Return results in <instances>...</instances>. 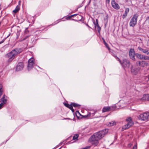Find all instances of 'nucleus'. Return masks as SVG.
Returning <instances> with one entry per match:
<instances>
[{"label": "nucleus", "instance_id": "obj_1", "mask_svg": "<svg viewBox=\"0 0 149 149\" xmlns=\"http://www.w3.org/2000/svg\"><path fill=\"white\" fill-rule=\"evenodd\" d=\"M20 53L19 50L17 49H15L12 50L10 52L7 53L5 57L8 58L7 63H10L15 58L16 56Z\"/></svg>", "mask_w": 149, "mask_h": 149}, {"label": "nucleus", "instance_id": "obj_2", "mask_svg": "<svg viewBox=\"0 0 149 149\" xmlns=\"http://www.w3.org/2000/svg\"><path fill=\"white\" fill-rule=\"evenodd\" d=\"M108 132V130L107 129H105L102 131L95 133L93 134L96 136L97 139L100 140L104 137Z\"/></svg>", "mask_w": 149, "mask_h": 149}, {"label": "nucleus", "instance_id": "obj_3", "mask_svg": "<svg viewBox=\"0 0 149 149\" xmlns=\"http://www.w3.org/2000/svg\"><path fill=\"white\" fill-rule=\"evenodd\" d=\"M138 15L137 13L135 14L130 19L129 23L130 26L134 27L137 24Z\"/></svg>", "mask_w": 149, "mask_h": 149}, {"label": "nucleus", "instance_id": "obj_4", "mask_svg": "<svg viewBox=\"0 0 149 149\" xmlns=\"http://www.w3.org/2000/svg\"><path fill=\"white\" fill-rule=\"evenodd\" d=\"M122 67L125 70L126 69L129 68L130 63L129 60L127 59H124L120 63Z\"/></svg>", "mask_w": 149, "mask_h": 149}, {"label": "nucleus", "instance_id": "obj_5", "mask_svg": "<svg viewBox=\"0 0 149 149\" xmlns=\"http://www.w3.org/2000/svg\"><path fill=\"white\" fill-rule=\"evenodd\" d=\"M99 139H97L96 136L93 134L89 138L88 142L91 143V144L95 146H97L99 144Z\"/></svg>", "mask_w": 149, "mask_h": 149}, {"label": "nucleus", "instance_id": "obj_6", "mask_svg": "<svg viewBox=\"0 0 149 149\" xmlns=\"http://www.w3.org/2000/svg\"><path fill=\"white\" fill-rule=\"evenodd\" d=\"M126 121L127 122V124L123 126L122 127L123 130H125L130 128L133 124V123L131 117H129L126 119Z\"/></svg>", "mask_w": 149, "mask_h": 149}, {"label": "nucleus", "instance_id": "obj_7", "mask_svg": "<svg viewBox=\"0 0 149 149\" xmlns=\"http://www.w3.org/2000/svg\"><path fill=\"white\" fill-rule=\"evenodd\" d=\"M139 120L143 121L149 119V112L141 114L139 116Z\"/></svg>", "mask_w": 149, "mask_h": 149}, {"label": "nucleus", "instance_id": "obj_8", "mask_svg": "<svg viewBox=\"0 0 149 149\" xmlns=\"http://www.w3.org/2000/svg\"><path fill=\"white\" fill-rule=\"evenodd\" d=\"M136 64L142 68H144L149 65V64L148 62L144 60L138 61L136 62Z\"/></svg>", "mask_w": 149, "mask_h": 149}, {"label": "nucleus", "instance_id": "obj_9", "mask_svg": "<svg viewBox=\"0 0 149 149\" xmlns=\"http://www.w3.org/2000/svg\"><path fill=\"white\" fill-rule=\"evenodd\" d=\"M140 69V67L136 68L132 66L131 68V72L134 75H137L139 73Z\"/></svg>", "mask_w": 149, "mask_h": 149}, {"label": "nucleus", "instance_id": "obj_10", "mask_svg": "<svg viewBox=\"0 0 149 149\" xmlns=\"http://www.w3.org/2000/svg\"><path fill=\"white\" fill-rule=\"evenodd\" d=\"M34 64V58L32 57L29 60L28 63V70H31Z\"/></svg>", "mask_w": 149, "mask_h": 149}, {"label": "nucleus", "instance_id": "obj_11", "mask_svg": "<svg viewBox=\"0 0 149 149\" xmlns=\"http://www.w3.org/2000/svg\"><path fill=\"white\" fill-rule=\"evenodd\" d=\"M129 55L130 58L132 60L135 61V51L134 49H131L129 52Z\"/></svg>", "mask_w": 149, "mask_h": 149}, {"label": "nucleus", "instance_id": "obj_12", "mask_svg": "<svg viewBox=\"0 0 149 149\" xmlns=\"http://www.w3.org/2000/svg\"><path fill=\"white\" fill-rule=\"evenodd\" d=\"M96 111H91L90 112H88V114L87 115L84 116L85 118L88 117L89 118H93L96 113Z\"/></svg>", "mask_w": 149, "mask_h": 149}, {"label": "nucleus", "instance_id": "obj_13", "mask_svg": "<svg viewBox=\"0 0 149 149\" xmlns=\"http://www.w3.org/2000/svg\"><path fill=\"white\" fill-rule=\"evenodd\" d=\"M24 67V65L23 63L20 62L19 63L16 67V70L19 71L23 70Z\"/></svg>", "mask_w": 149, "mask_h": 149}, {"label": "nucleus", "instance_id": "obj_14", "mask_svg": "<svg viewBox=\"0 0 149 149\" xmlns=\"http://www.w3.org/2000/svg\"><path fill=\"white\" fill-rule=\"evenodd\" d=\"M111 5L113 8L116 10L119 9L120 8L119 6L116 2L115 0H111Z\"/></svg>", "mask_w": 149, "mask_h": 149}, {"label": "nucleus", "instance_id": "obj_15", "mask_svg": "<svg viewBox=\"0 0 149 149\" xmlns=\"http://www.w3.org/2000/svg\"><path fill=\"white\" fill-rule=\"evenodd\" d=\"M138 49L142 52L146 54L147 55H149V50L143 49L140 47H138Z\"/></svg>", "mask_w": 149, "mask_h": 149}, {"label": "nucleus", "instance_id": "obj_16", "mask_svg": "<svg viewBox=\"0 0 149 149\" xmlns=\"http://www.w3.org/2000/svg\"><path fill=\"white\" fill-rule=\"evenodd\" d=\"M7 98L8 97L4 95L1 99V103L4 105L6 104L8 100Z\"/></svg>", "mask_w": 149, "mask_h": 149}, {"label": "nucleus", "instance_id": "obj_17", "mask_svg": "<svg viewBox=\"0 0 149 149\" xmlns=\"http://www.w3.org/2000/svg\"><path fill=\"white\" fill-rule=\"evenodd\" d=\"M64 104L65 107L69 108L70 109L72 112H74L73 107H72V105L71 104H69L68 103H64Z\"/></svg>", "mask_w": 149, "mask_h": 149}, {"label": "nucleus", "instance_id": "obj_18", "mask_svg": "<svg viewBox=\"0 0 149 149\" xmlns=\"http://www.w3.org/2000/svg\"><path fill=\"white\" fill-rule=\"evenodd\" d=\"M136 55L137 58L139 59L140 60H144L145 55H142L139 53H136Z\"/></svg>", "mask_w": 149, "mask_h": 149}, {"label": "nucleus", "instance_id": "obj_19", "mask_svg": "<svg viewBox=\"0 0 149 149\" xmlns=\"http://www.w3.org/2000/svg\"><path fill=\"white\" fill-rule=\"evenodd\" d=\"M129 9L128 8H126L124 13L123 14L122 16V18L124 19L127 16V14L129 13Z\"/></svg>", "mask_w": 149, "mask_h": 149}, {"label": "nucleus", "instance_id": "obj_20", "mask_svg": "<svg viewBox=\"0 0 149 149\" xmlns=\"http://www.w3.org/2000/svg\"><path fill=\"white\" fill-rule=\"evenodd\" d=\"M110 108L109 107H104L102 110L103 112L108 111L110 110Z\"/></svg>", "mask_w": 149, "mask_h": 149}, {"label": "nucleus", "instance_id": "obj_21", "mask_svg": "<svg viewBox=\"0 0 149 149\" xmlns=\"http://www.w3.org/2000/svg\"><path fill=\"white\" fill-rule=\"evenodd\" d=\"M19 9L20 6L19 5H17L15 8V10L13 11V12L15 13H16L19 10Z\"/></svg>", "mask_w": 149, "mask_h": 149}, {"label": "nucleus", "instance_id": "obj_22", "mask_svg": "<svg viewBox=\"0 0 149 149\" xmlns=\"http://www.w3.org/2000/svg\"><path fill=\"white\" fill-rule=\"evenodd\" d=\"M96 23L95 25L96 26H97V31L98 32V33H100V31L101 30V28L99 26V24H98V22H97V19H96Z\"/></svg>", "mask_w": 149, "mask_h": 149}, {"label": "nucleus", "instance_id": "obj_23", "mask_svg": "<svg viewBox=\"0 0 149 149\" xmlns=\"http://www.w3.org/2000/svg\"><path fill=\"white\" fill-rule=\"evenodd\" d=\"M71 104H72V107L73 106L74 107H79L81 106L80 104L75 103H71Z\"/></svg>", "mask_w": 149, "mask_h": 149}, {"label": "nucleus", "instance_id": "obj_24", "mask_svg": "<svg viewBox=\"0 0 149 149\" xmlns=\"http://www.w3.org/2000/svg\"><path fill=\"white\" fill-rule=\"evenodd\" d=\"M116 123L115 122H114L113 121H111L108 124V125L109 126H113L114 125H116Z\"/></svg>", "mask_w": 149, "mask_h": 149}, {"label": "nucleus", "instance_id": "obj_25", "mask_svg": "<svg viewBox=\"0 0 149 149\" xmlns=\"http://www.w3.org/2000/svg\"><path fill=\"white\" fill-rule=\"evenodd\" d=\"M3 86L2 84H0V97L2 94L3 90L2 88Z\"/></svg>", "mask_w": 149, "mask_h": 149}, {"label": "nucleus", "instance_id": "obj_26", "mask_svg": "<svg viewBox=\"0 0 149 149\" xmlns=\"http://www.w3.org/2000/svg\"><path fill=\"white\" fill-rule=\"evenodd\" d=\"M79 136V134H75L73 137V139L74 140H76L77 139Z\"/></svg>", "mask_w": 149, "mask_h": 149}, {"label": "nucleus", "instance_id": "obj_27", "mask_svg": "<svg viewBox=\"0 0 149 149\" xmlns=\"http://www.w3.org/2000/svg\"><path fill=\"white\" fill-rule=\"evenodd\" d=\"M145 97L146 99L148 100L149 101V94H148L145 95Z\"/></svg>", "mask_w": 149, "mask_h": 149}, {"label": "nucleus", "instance_id": "obj_28", "mask_svg": "<svg viewBox=\"0 0 149 149\" xmlns=\"http://www.w3.org/2000/svg\"><path fill=\"white\" fill-rule=\"evenodd\" d=\"M114 56L116 58V59L118 60V61L119 63H120L122 61H121L120 59H119V58L117 57L116 56Z\"/></svg>", "mask_w": 149, "mask_h": 149}, {"label": "nucleus", "instance_id": "obj_29", "mask_svg": "<svg viewBox=\"0 0 149 149\" xmlns=\"http://www.w3.org/2000/svg\"><path fill=\"white\" fill-rule=\"evenodd\" d=\"M104 45H105V46H106V47L109 50L110 49V48L109 47V46H108V45L107 44L106 42H105V43H104Z\"/></svg>", "mask_w": 149, "mask_h": 149}, {"label": "nucleus", "instance_id": "obj_30", "mask_svg": "<svg viewBox=\"0 0 149 149\" xmlns=\"http://www.w3.org/2000/svg\"><path fill=\"white\" fill-rule=\"evenodd\" d=\"M144 60H149V56L145 55Z\"/></svg>", "mask_w": 149, "mask_h": 149}, {"label": "nucleus", "instance_id": "obj_31", "mask_svg": "<svg viewBox=\"0 0 149 149\" xmlns=\"http://www.w3.org/2000/svg\"><path fill=\"white\" fill-rule=\"evenodd\" d=\"M133 149H137V143H136V144H135L134 146L133 147Z\"/></svg>", "mask_w": 149, "mask_h": 149}, {"label": "nucleus", "instance_id": "obj_32", "mask_svg": "<svg viewBox=\"0 0 149 149\" xmlns=\"http://www.w3.org/2000/svg\"><path fill=\"white\" fill-rule=\"evenodd\" d=\"M145 79H146L147 78H148V79L147 80V81H149V74H148V76H145Z\"/></svg>", "mask_w": 149, "mask_h": 149}, {"label": "nucleus", "instance_id": "obj_33", "mask_svg": "<svg viewBox=\"0 0 149 149\" xmlns=\"http://www.w3.org/2000/svg\"><path fill=\"white\" fill-rule=\"evenodd\" d=\"M4 104L2 103H0V109H2L3 107Z\"/></svg>", "mask_w": 149, "mask_h": 149}, {"label": "nucleus", "instance_id": "obj_34", "mask_svg": "<svg viewBox=\"0 0 149 149\" xmlns=\"http://www.w3.org/2000/svg\"><path fill=\"white\" fill-rule=\"evenodd\" d=\"M5 39H3L0 42V44H1V43H3V42L4 41V40Z\"/></svg>", "mask_w": 149, "mask_h": 149}, {"label": "nucleus", "instance_id": "obj_35", "mask_svg": "<svg viewBox=\"0 0 149 149\" xmlns=\"http://www.w3.org/2000/svg\"><path fill=\"white\" fill-rule=\"evenodd\" d=\"M71 17H70V16H69L68 17H66V19L67 20H68L69 19H70Z\"/></svg>", "mask_w": 149, "mask_h": 149}, {"label": "nucleus", "instance_id": "obj_36", "mask_svg": "<svg viewBox=\"0 0 149 149\" xmlns=\"http://www.w3.org/2000/svg\"><path fill=\"white\" fill-rule=\"evenodd\" d=\"M132 146V144L131 143L129 144L128 145V147H131Z\"/></svg>", "mask_w": 149, "mask_h": 149}, {"label": "nucleus", "instance_id": "obj_37", "mask_svg": "<svg viewBox=\"0 0 149 149\" xmlns=\"http://www.w3.org/2000/svg\"><path fill=\"white\" fill-rule=\"evenodd\" d=\"M149 19V16L147 17L146 18V20L147 21V20H148Z\"/></svg>", "mask_w": 149, "mask_h": 149}, {"label": "nucleus", "instance_id": "obj_38", "mask_svg": "<svg viewBox=\"0 0 149 149\" xmlns=\"http://www.w3.org/2000/svg\"><path fill=\"white\" fill-rule=\"evenodd\" d=\"M102 39L104 43L105 42H105L104 39V38H102Z\"/></svg>", "mask_w": 149, "mask_h": 149}, {"label": "nucleus", "instance_id": "obj_39", "mask_svg": "<svg viewBox=\"0 0 149 149\" xmlns=\"http://www.w3.org/2000/svg\"><path fill=\"white\" fill-rule=\"evenodd\" d=\"M63 142H61L59 144V146H61V145H62L63 144Z\"/></svg>", "mask_w": 149, "mask_h": 149}, {"label": "nucleus", "instance_id": "obj_40", "mask_svg": "<svg viewBox=\"0 0 149 149\" xmlns=\"http://www.w3.org/2000/svg\"><path fill=\"white\" fill-rule=\"evenodd\" d=\"M10 33L9 34H8V36H7L6 38H5V39H6V38H8L10 36Z\"/></svg>", "mask_w": 149, "mask_h": 149}, {"label": "nucleus", "instance_id": "obj_41", "mask_svg": "<svg viewBox=\"0 0 149 149\" xmlns=\"http://www.w3.org/2000/svg\"><path fill=\"white\" fill-rule=\"evenodd\" d=\"M20 3H21V1H19V2H18L19 4L18 5H19V6H20Z\"/></svg>", "mask_w": 149, "mask_h": 149}, {"label": "nucleus", "instance_id": "obj_42", "mask_svg": "<svg viewBox=\"0 0 149 149\" xmlns=\"http://www.w3.org/2000/svg\"><path fill=\"white\" fill-rule=\"evenodd\" d=\"M26 39V38H24L22 40H21L20 41H22L23 40H25Z\"/></svg>", "mask_w": 149, "mask_h": 149}, {"label": "nucleus", "instance_id": "obj_43", "mask_svg": "<svg viewBox=\"0 0 149 149\" xmlns=\"http://www.w3.org/2000/svg\"><path fill=\"white\" fill-rule=\"evenodd\" d=\"M129 0H125V3L127 2Z\"/></svg>", "mask_w": 149, "mask_h": 149}, {"label": "nucleus", "instance_id": "obj_44", "mask_svg": "<svg viewBox=\"0 0 149 149\" xmlns=\"http://www.w3.org/2000/svg\"><path fill=\"white\" fill-rule=\"evenodd\" d=\"M130 96L131 97H132L133 95H134L133 94H130Z\"/></svg>", "mask_w": 149, "mask_h": 149}, {"label": "nucleus", "instance_id": "obj_45", "mask_svg": "<svg viewBox=\"0 0 149 149\" xmlns=\"http://www.w3.org/2000/svg\"><path fill=\"white\" fill-rule=\"evenodd\" d=\"M64 119H68V120H70V118H64Z\"/></svg>", "mask_w": 149, "mask_h": 149}, {"label": "nucleus", "instance_id": "obj_46", "mask_svg": "<svg viewBox=\"0 0 149 149\" xmlns=\"http://www.w3.org/2000/svg\"><path fill=\"white\" fill-rule=\"evenodd\" d=\"M73 16H74L73 15H70V17H73Z\"/></svg>", "mask_w": 149, "mask_h": 149}, {"label": "nucleus", "instance_id": "obj_47", "mask_svg": "<svg viewBox=\"0 0 149 149\" xmlns=\"http://www.w3.org/2000/svg\"><path fill=\"white\" fill-rule=\"evenodd\" d=\"M74 15V16H76V15H77V14H74V15Z\"/></svg>", "mask_w": 149, "mask_h": 149}, {"label": "nucleus", "instance_id": "obj_48", "mask_svg": "<svg viewBox=\"0 0 149 149\" xmlns=\"http://www.w3.org/2000/svg\"><path fill=\"white\" fill-rule=\"evenodd\" d=\"M17 36L18 37V35L19 34V33H18H18H17Z\"/></svg>", "mask_w": 149, "mask_h": 149}, {"label": "nucleus", "instance_id": "obj_49", "mask_svg": "<svg viewBox=\"0 0 149 149\" xmlns=\"http://www.w3.org/2000/svg\"><path fill=\"white\" fill-rule=\"evenodd\" d=\"M87 26L89 27H90V26H88V24H87Z\"/></svg>", "mask_w": 149, "mask_h": 149}, {"label": "nucleus", "instance_id": "obj_50", "mask_svg": "<svg viewBox=\"0 0 149 149\" xmlns=\"http://www.w3.org/2000/svg\"><path fill=\"white\" fill-rule=\"evenodd\" d=\"M79 16L80 17H81V16H80V15H79Z\"/></svg>", "mask_w": 149, "mask_h": 149}, {"label": "nucleus", "instance_id": "obj_51", "mask_svg": "<svg viewBox=\"0 0 149 149\" xmlns=\"http://www.w3.org/2000/svg\"><path fill=\"white\" fill-rule=\"evenodd\" d=\"M38 68H40V67H38Z\"/></svg>", "mask_w": 149, "mask_h": 149}, {"label": "nucleus", "instance_id": "obj_52", "mask_svg": "<svg viewBox=\"0 0 149 149\" xmlns=\"http://www.w3.org/2000/svg\"><path fill=\"white\" fill-rule=\"evenodd\" d=\"M38 68H40V67H38Z\"/></svg>", "mask_w": 149, "mask_h": 149}, {"label": "nucleus", "instance_id": "obj_53", "mask_svg": "<svg viewBox=\"0 0 149 149\" xmlns=\"http://www.w3.org/2000/svg\"><path fill=\"white\" fill-rule=\"evenodd\" d=\"M38 68H40V67H38Z\"/></svg>", "mask_w": 149, "mask_h": 149}, {"label": "nucleus", "instance_id": "obj_54", "mask_svg": "<svg viewBox=\"0 0 149 149\" xmlns=\"http://www.w3.org/2000/svg\"><path fill=\"white\" fill-rule=\"evenodd\" d=\"M61 148H59V149H60Z\"/></svg>", "mask_w": 149, "mask_h": 149}]
</instances>
